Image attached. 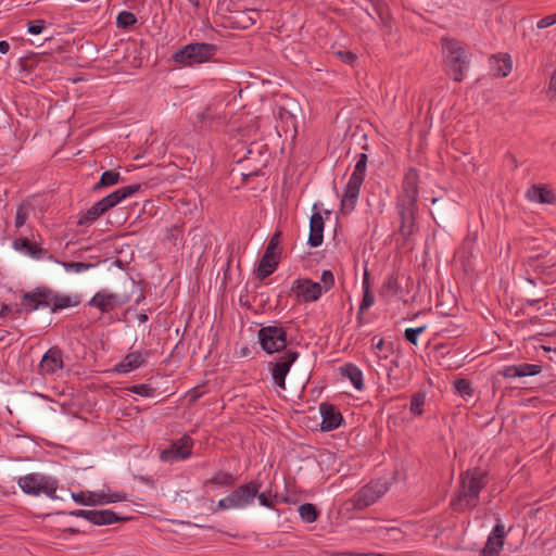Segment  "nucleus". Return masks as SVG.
Instances as JSON below:
<instances>
[{
  "label": "nucleus",
  "instance_id": "obj_1",
  "mask_svg": "<svg viewBox=\"0 0 556 556\" xmlns=\"http://www.w3.org/2000/svg\"><path fill=\"white\" fill-rule=\"evenodd\" d=\"M418 173L409 168L402 182L401 192L395 199V210L400 220L399 232L404 240L409 239L416 227Z\"/></svg>",
  "mask_w": 556,
  "mask_h": 556
},
{
  "label": "nucleus",
  "instance_id": "obj_2",
  "mask_svg": "<svg viewBox=\"0 0 556 556\" xmlns=\"http://www.w3.org/2000/svg\"><path fill=\"white\" fill-rule=\"evenodd\" d=\"M488 483V472L480 467L468 469L460 475L459 489L451 501L455 511H464L478 506L480 492Z\"/></svg>",
  "mask_w": 556,
  "mask_h": 556
},
{
  "label": "nucleus",
  "instance_id": "obj_3",
  "mask_svg": "<svg viewBox=\"0 0 556 556\" xmlns=\"http://www.w3.org/2000/svg\"><path fill=\"white\" fill-rule=\"evenodd\" d=\"M72 298L66 294H60L51 288L40 286L31 291L23 292L21 295V308L16 314L31 313L38 309L49 308L51 313L73 306Z\"/></svg>",
  "mask_w": 556,
  "mask_h": 556
},
{
  "label": "nucleus",
  "instance_id": "obj_4",
  "mask_svg": "<svg viewBox=\"0 0 556 556\" xmlns=\"http://www.w3.org/2000/svg\"><path fill=\"white\" fill-rule=\"evenodd\" d=\"M525 267L526 280L530 285H535V279L544 285L556 282V254L549 251L528 256Z\"/></svg>",
  "mask_w": 556,
  "mask_h": 556
},
{
  "label": "nucleus",
  "instance_id": "obj_5",
  "mask_svg": "<svg viewBox=\"0 0 556 556\" xmlns=\"http://www.w3.org/2000/svg\"><path fill=\"white\" fill-rule=\"evenodd\" d=\"M443 51L445 53L444 63L447 74L453 77L455 81L464 79V68L468 64V58L464 47L455 39H443Z\"/></svg>",
  "mask_w": 556,
  "mask_h": 556
},
{
  "label": "nucleus",
  "instance_id": "obj_6",
  "mask_svg": "<svg viewBox=\"0 0 556 556\" xmlns=\"http://www.w3.org/2000/svg\"><path fill=\"white\" fill-rule=\"evenodd\" d=\"M22 491L28 495L38 496L46 494L51 500H56L58 481L49 476L29 473L21 477L17 481Z\"/></svg>",
  "mask_w": 556,
  "mask_h": 556
},
{
  "label": "nucleus",
  "instance_id": "obj_7",
  "mask_svg": "<svg viewBox=\"0 0 556 556\" xmlns=\"http://www.w3.org/2000/svg\"><path fill=\"white\" fill-rule=\"evenodd\" d=\"M280 242L281 231L277 230L269 239L265 252L261 257L257 268L255 270V276L258 280H264L276 270L279 264V256L281 253V251L279 250Z\"/></svg>",
  "mask_w": 556,
  "mask_h": 556
},
{
  "label": "nucleus",
  "instance_id": "obj_8",
  "mask_svg": "<svg viewBox=\"0 0 556 556\" xmlns=\"http://www.w3.org/2000/svg\"><path fill=\"white\" fill-rule=\"evenodd\" d=\"M258 341L268 354L280 352L287 346V332L280 326H265L258 330Z\"/></svg>",
  "mask_w": 556,
  "mask_h": 556
},
{
  "label": "nucleus",
  "instance_id": "obj_9",
  "mask_svg": "<svg viewBox=\"0 0 556 556\" xmlns=\"http://www.w3.org/2000/svg\"><path fill=\"white\" fill-rule=\"evenodd\" d=\"M388 486L381 481H370L361 488L352 497L354 508L364 509L376 503L386 492Z\"/></svg>",
  "mask_w": 556,
  "mask_h": 556
},
{
  "label": "nucleus",
  "instance_id": "obj_10",
  "mask_svg": "<svg viewBox=\"0 0 556 556\" xmlns=\"http://www.w3.org/2000/svg\"><path fill=\"white\" fill-rule=\"evenodd\" d=\"M197 119L200 130H218L228 123V115L222 105H208Z\"/></svg>",
  "mask_w": 556,
  "mask_h": 556
},
{
  "label": "nucleus",
  "instance_id": "obj_11",
  "mask_svg": "<svg viewBox=\"0 0 556 556\" xmlns=\"http://www.w3.org/2000/svg\"><path fill=\"white\" fill-rule=\"evenodd\" d=\"M291 294L298 301L305 303L317 301L323 294V287L319 282H315L308 278H299L293 281L291 287Z\"/></svg>",
  "mask_w": 556,
  "mask_h": 556
},
{
  "label": "nucleus",
  "instance_id": "obj_12",
  "mask_svg": "<svg viewBox=\"0 0 556 556\" xmlns=\"http://www.w3.org/2000/svg\"><path fill=\"white\" fill-rule=\"evenodd\" d=\"M298 357L299 353L290 349L285 351V353L278 356L275 363H273L271 377L279 388L286 389V377Z\"/></svg>",
  "mask_w": 556,
  "mask_h": 556
},
{
  "label": "nucleus",
  "instance_id": "obj_13",
  "mask_svg": "<svg viewBox=\"0 0 556 556\" xmlns=\"http://www.w3.org/2000/svg\"><path fill=\"white\" fill-rule=\"evenodd\" d=\"M261 489V483L258 481L252 480L248 483L241 484L236 488L230 494L229 497L233 504L235 508H243L253 503L256 497L258 491Z\"/></svg>",
  "mask_w": 556,
  "mask_h": 556
},
{
  "label": "nucleus",
  "instance_id": "obj_14",
  "mask_svg": "<svg viewBox=\"0 0 556 556\" xmlns=\"http://www.w3.org/2000/svg\"><path fill=\"white\" fill-rule=\"evenodd\" d=\"M192 445L193 440L188 434H184L174 442L169 448L163 450L160 454V458L164 462L186 459L191 455Z\"/></svg>",
  "mask_w": 556,
  "mask_h": 556
},
{
  "label": "nucleus",
  "instance_id": "obj_15",
  "mask_svg": "<svg viewBox=\"0 0 556 556\" xmlns=\"http://www.w3.org/2000/svg\"><path fill=\"white\" fill-rule=\"evenodd\" d=\"M319 413L321 416L320 429L323 431L329 432L336 430L343 421L342 414L333 404L327 402L321 403L319 405Z\"/></svg>",
  "mask_w": 556,
  "mask_h": 556
},
{
  "label": "nucleus",
  "instance_id": "obj_16",
  "mask_svg": "<svg viewBox=\"0 0 556 556\" xmlns=\"http://www.w3.org/2000/svg\"><path fill=\"white\" fill-rule=\"evenodd\" d=\"M63 367V352L59 346L50 348L43 354L39 364V369L45 375H53Z\"/></svg>",
  "mask_w": 556,
  "mask_h": 556
},
{
  "label": "nucleus",
  "instance_id": "obj_17",
  "mask_svg": "<svg viewBox=\"0 0 556 556\" xmlns=\"http://www.w3.org/2000/svg\"><path fill=\"white\" fill-rule=\"evenodd\" d=\"M363 182L364 180L356 178V176L350 177L341 200L342 214H350L354 210Z\"/></svg>",
  "mask_w": 556,
  "mask_h": 556
},
{
  "label": "nucleus",
  "instance_id": "obj_18",
  "mask_svg": "<svg viewBox=\"0 0 556 556\" xmlns=\"http://www.w3.org/2000/svg\"><path fill=\"white\" fill-rule=\"evenodd\" d=\"M142 189L141 184H134L129 186H124L106 197L102 198L100 201L102 202L103 206L109 211L119 204L123 200H125L128 197L134 195L138 191Z\"/></svg>",
  "mask_w": 556,
  "mask_h": 556
},
{
  "label": "nucleus",
  "instance_id": "obj_19",
  "mask_svg": "<svg viewBox=\"0 0 556 556\" xmlns=\"http://www.w3.org/2000/svg\"><path fill=\"white\" fill-rule=\"evenodd\" d=\"M543 367L539 364L521 363L518 365L505 366L500 374L505 378H523L535 376L542 372Z\"/></svg>",
  "mask_w": 556,
  "mask_h": 556
},
{
  "label": "nucleus",
  "instance_id": "obj_20",
  "mask_svg": "<svg viewBox=\"0 0 556 556\" xmlns=\"http://www.w3.org/2000/svg\"><path fill=\"white\" fill-rule=\"evenodd\" d=\"M431 203L433 205V211L431 212V215L434 222L439 225L450 223L454 215L455 203L443 201L440 198H433L431 200Z\"/></svg>",
  "mask_w": 556,
  "mask_h": 556
},
{
  "label": "nucleus",
  "instance_id": "obj_21",
  "mask_svg": "<svg viewBox=\"0 0 556 556\" xmlns=\"http://www.w3.org/2000/svg\"><path fill=\"white\" fill-rule=\"evenodd\" d=\"M88 305L98 308L101 313H110L118 305V296L114 293L99 291L91 298Z\"/></svg>",
  "mask_w": 556,
  "mask_h": 556
},
{
  "label": "nucleus",
  "instance_id": "obj_22",
  "mask_svg": "<svg viewBox=\"0 0 556 556\" xmlns=\"http://www.w3.org/2000/svg\"><path fill=\"white\" fill-rule=\"evenodd\" d=\"M324 219L320 213L315 212L312 214L309 219V235L307 239V243L312 248H317L323 243V232H324Z\"/></svg>",
  "mask_w": 556,
  "mask_h": 556
},
{
  "label": "nucleus",
  "instance_id": "obj_23",
  "mask_svg": "<svg viewBox=\"0 0 556 556\" xmlns=\"http://www.w3.org/2000/svg\"><path fill=\"white\" fill-rule=\"evenodd\" d=\"M527 197L531 201H535L540 204H555L556 194L552 189L545 185H532L527 192Z\"/></svg>",
  "mask_w": 556,
  "mask_h": 556
},
{
  "label": "nucleus",
  "instance_id": "obj_24",
  "mask_svg": "<svg viewBox=\"0 0 556 556\" xmlns=\"http://www.w3.org/2000/svg\"><path fill=\"white\" fill-rule=\"evenodd\" d=\"M131 517H122L110 509L91 510L90 521L94 526H105L115 522H125L130 520Z\"/></svg>",
  "mask_w": 556,
  "mask_h": 556
},
{
  "label": "nucleus",
  "instance_id": "obj_25",
  "mask_svg": "<svg viewBox=\"0 0 556 556\" xmlns=\"http://www.w3.org/2000/svg\"><path fill=\"white\" fill-rule=\"evenodd\" d=\"M188 45L195 64L208 61L217 51L216 46L212 43L193 42Z\"/></svg>",
  "mask_w": 556,
  "mask_h": 556
},
{
  "label": "nucleus",
  "instance_id": "obj_26",
  "mask_svg": "<svg viewBox=\"0 0 556 556\" xmlns=\"http://www.w3.org/2000/svg\"><path fill=\"white\" fill-rule=\"evenodd\" d=\"M146 363V359L140 351L128 353L121 363L115 367L118 374H127L134 369L139 368Z\"/></svg>",
  "mask_w": 556,
  "mask_h": 556
},
{
  "label": "nucleus",
  "instance_id": "obj_27",
  "mask_svg": "<svg viewBox=\"0 0 556 556\" xmlns=\"http://www.w3.org/2000/svg\"><path fill=\"white\" fill-rule=\"evenodd\" d=\"M108 210L103 206L102 202L99 200L96 202L89 210L83 213L78 220L77 225L81 227H89L93 224L101 215L106 213Z\"/></svg>",
  "mask_w": 556,
  "mask_h": 556
},
{
  "label": "nucleus",
  "instance_id": "obj_28",
  "mask_svg": "<svg viewBox=\"0 0 556 556\" xmlns=\"http://www.w3.org/2000/svg\"><path fill=\"white\" fill-rule=\"evenodd\" d=\"M340 372L348 378L354 388L358 391L364 389V380L362 370L354 364L348 363L340 367Z\"/></svg>",
  "mask_w": 556,
  "mask_h": 556
},
{
  "label": "nucleus",
  "instance_id": "obj_29",
  "mask_svg": "<svg viewBox=\"0 0 556 556\" xmlns=\"http://www.w3.org/2000/svg\"><path fill=\"white\" fill-rule=\"evenodd\" d=\"M13 247L15 250L18 251H25L27 254H29L34 258H41L43 254L47 253L46 250H43L39 244L30 241L27 238H18L15 239L13 242Z\"/></svg>",
  "mask_w": 556,
  "mask_h": 556
},
{
  "label": "nucleus",
  "instance_id": "obj_30",
  "mask_svg": "<svg viewBox=\"0 0 556 556\" xmlns=\"http://www.w3.org/2000/svg\"><path fill=\"white\" fill-rule=\"evenodd\" d=\"M119 181H124V178L121 176L119 172L114 169L105 170L101 174L99 181L93 185L92 191L97 192L102 189L115 186Z\"/></svg>",
  "mask_w": 556,
  "mask_h": 556
},
{
  "label": "nucleus",
  "instance_id": "obj_31",
  "mask_svg": "<svg viewBox=\"0 0 556 556\" xmlns=\"http://www.w3.org/2000/svg\"><path fill=\"white\" fill-rule=\"evenodd\" d=\"M74 502L84 506H98L102 505L101 492L80 491L71 494Z\"/></svg>",
  "mask_w": 556,
  "mask_h": 556
},
{
  "label": "nucleus",
  "instance_id": "obj_32",
  "mask_svg": "<svg viewBox=\"0 0 556 556\" xmlns=\"http://www.w3.org/2000/svg\"><path fill=\"white\" fill-rule=\"evenodd\" d=\"M491 64L494 74L498 77H506L511 71V60L508 54H504L502 58L493 55Z\"/></svg>",
  "mask_w": 556,
  "mask_h": 556
},
{
  "label": "nucleus",
  "instance_id": "obj_33",
  "mask_svg": "<svg viewBox=\"0 0 556 556\" xmlns=\"http://www.w3.org/2000/svg\"><path fill=\"white\" fill-rule=\"evenodd\" d=\"M236 483V477L228 471L219 470L212 478L204 482V485L213 484L225 488H231Z\"/></svg>",
  "mask_w": 556,
  "mask_h": 556
},
{
  "label": "nucleus",
  "instance_id": "obj_34",
  "mask_svg": "<svg viewBox=\"0 0 556 556\" xmlns=\"http://www.w3.org/2000/svg\"><path fill=\"white\" fill-rule=\"evenodd\" d=\"M402 291V288L399 283V277L395 274L390 275L380 289V295L382 296H390V295H396Z\"/></svg>",
  "mask_w": 556,
  "mask_h": 556
},
{
  "label": "nucleus",
  "instance_id": "obj_35",
  "mask_svg": "<svg viewBox=\"0 0 556 556\" xmlns=\"http://www.w3.org/2000/svg\"><path fill=\"white\" fill-rule=\"evenodd\" d=\"M503 540L494 539V536L489 535L485 545L480 552V556H498L501 551L503 549Z\"/></svg>",
  "mask_w": 556,
  "mask_h": 556
},
{
  "label": "nucleus",
  "instance_id": "obj_36",
  "mask_svg": "<svg viewBox=\"0 0 556 556\" xmlns=\"http://www.w3.org/2000/svg\"><path fill=\"white\" fill-rule=\"evenodd\" d=\"M298 510L302 520L307 523L315 522L319 517V510L312 503H304L300 505Z\"/></svg>",
  "mask_w": 556,
  "mask_h": 556
},
{
  "label": "nucleus",
  "instance_id": "obj_37",
  "mask_svg": "<svg viewBox=\"0 0 556 556\" xmlns=\"http://www.w3.org/2000/svg\"><path fill=\"white\" fill-rule=\"evenodd\" d=\"M172 60L180 65H193L195 62H193L192 53L189 49V45L184 46L182 48L178 49L173 55Z\"/></svg>",
  "mask_w": 556,
  "mask_h": 556
},
{
  "label": "nucleus",
  "instance_id": "obj_38",
  "mask_svg": "<svg viewBox=\"0 0 556 556\" xmlns=\"http://www.w3.org/2000/svg\"><path fill=\"white\" fill-rule=\"evenodd\" d=\"M426 401V394L424 392H416L410 397L409 412L414 416H420L424 414V405Z\"/></svg>",
  "mask_w": 556,
  "mask_h": 556
},
{
  "label": "nucleus",
  "instance_id": "obj_39",
  "mask_svg": "<svg viewBox=\"0 0 556 556\" xmlns=\"http://www.w3.org/2000/svg\"><path fill=\"white\" fill-rule=\"evenodd\" d=\"M137 23L136 15L130 11H122L116 17V26L121 29H128Z\"/></svg>",
  "mask_w": 556,
  "mask_h": 556
},
{
  "label": "nucleus",
  "instance_id": "obj_40",
  "mask_svg": "<svg viewBox=\"0 0 556 556\" xmlns=\"http://www.w3.org/2000/svg\"><path fill=\"white\" fill-rule=\"evenodd\" d=\"M454 388L456 392L464 399H468L473 395V389L471 387V382L468 379H456L454 381Z\"/></svg>",
  "mask_w": 556,
  "mask_h": 556
},
{
  "label": "nucleus",
  "instance_id": "obj_41",
  "mask_svg": "<svg viewBox=\"0 0 556 556\" xmlns=\"http://www.w3.org/2000/svg\"><path fill=\"white\" fill-rule=\"evenodd\" d=\"M367 162H368V156L366 153L358 154V160L355 164V167H354V170H353L351 177L356 176V178L364 180L365 174H366Z\"/></svg>",
  "mask_w": 556,
  "mask_h": 556
},
{
  "label": "nucleus",
  "instance_id": "obj_42",
  "mask_svg": "<svg viewBox=\"0 0 556 556\" xmlns=\"http://www.w3.org/2000/svg\"><path fill=\"white\" fill-rule=\"evenodd\" d=\"M256 497L258 498V502L262 506H265L267 508H273L275 506L276 503H278L279 501H281L282 498L277 495V494H274L271 495L270 492L266 493V492H262V493H257Z\"/></svg>",
  "mask_w": 556,
  "mask_h": 556
},
{
  "label": "nucleus",
  "instance_id": "obj_43",
  "mask_svg": "<svg viewBox=\"0 0 556 556\" xmlns=\"http://www.w3.org/2000/svg\"><path fill=\"white\" fill-rule=\"evenodd\" d=\"M128 391L144 397H151L155 393V388L148 383L134 384L128 388Z\"/></svg>",
  "mask_w": 556,
  "mask_h": 556
},
{
  "label": "nucleus",
  "instance_id": "obj_44",
  "mask_svg": "<svg viewBox=\"0 0 556 556\" xmlns=\"http://www.w3.org/2000/svg\"><path fill=\"white\" fill-rule=\"evenodd\" d=\"M101 500L102 505L110 504V503H116L127 500V494L124 492H110L105 493L104 491H101Z\"/></svg>",
  "mask_w": 556,
  "mask_h": 556
},
{
  "label": "nucleus",
  "instance_id": "obj_45",
  "mask_svg": "<svg viewBox=\"0 0 556 556\" xmlns=\"http://www.w3.org/2000/svg\"><path fill=\"white\" fill-rule=\"evenodd\" d=\"M426 330V326H420L417 328H407L404 331V338L409 343L417 345L418 344V337L420 333H422Z\"/></svg>",
  "mask_w": 556,
  "mask_h": 556
},
{
  "label": "nucleus",
  "instance_id": "obj_46",
  "mask_svg": "<svg viewBox=\"0 0 556 556\" xmlns=\"http://www.w3.org/2000/svg\"><path fill=\"white\" fill-rule=\"evenodd\" d=\"M320 282L323 292H327L329 289H331L334 286V276L332 271L329 269L324 270L320 276Z\"/></svg>",
  "mask_w": 556,
  "mask_h": 556
},
{
  "label": "nucleus",
  "instance_id": "obj_47",
  "mask_svg": "<svg viewBox=\"0 0 556 556\" xmlns=\"http://www.w3.org/2000/svg\"><path fill=\"white\" fill-rule=\"evenodd\" d=\"M523 290H525V293L529 296V299H527V301H526V304L528 306H533V305H535L536 303H539V302H541L543 300V298L540 296L539 292H536L531 287L530 283H529V286H525Z\"/></svg>",
  "mask_w": 556,
  "mask_h": 556
},
{
  "label": "nucleus",
  "instance_id": "obj_48",
  "mask_svg": "<svg viewBox=\"0 0 556 556\" xmlns=\"http://www.w3.org/2000/svg\"><path fill=\"white\" fill-rule=\"evenodd\" d=\"M62 265L65 267V269L74 270L76 273L87 270L93 266V264H91V263H84V262H64V263H62Z\"/></svg>",
  "mask_w": 556,
  "mask_h": 556
},
{
  "label": "nucleus",
  "instance_id": "obj_49",
  "mask_svg": "<svg viewBox=\"0 0 556 556\" xmlns=\"http://www.w3.org/2000/svg\"><path fill=\"white\" fill-rule=\"evenodd\" d=\"M46 28V21L43 20H34L27 23V30L31 35H39Z\"/></svg>",
  "mask_w": 556,
  "mask_h": 556
},
{
  "label": "nucleus",
  "instance_id": "obj_50",
  "mask_svg": "<svg viewBox=\"0 0 556 556\" xmlns=\"http://www.w3.org/2000/svg\"><path fill=\"white\" fill-rule=\"evenodd\" d=\"M267 152V144L266 143H263V142H252L248 149V152H247V159H252V155L254 153H258L260 155L264 154Z\"/></svg>",
  "mask_w": 556,
  "mask_h": 556
},
{
  "label": "nucleus",
  "instance_id": "obj_51",
  "mask_svg": "<svg viewBox=\"0 0 556 556\" xmlns=\"http://www.w3.org/2000/svg\"><path fill=\"white\" fill-rule=\"evenodd\" d=\"M375 302V296L371 293L370 290H364L363 299L359 304V311L361 313H364L366 309H368Z\"/></svg>",
  "mask_w": 556,
  "mask_h": 556
},
{
  "label": "nucleus",
  "instance_id": "obj_52",
  "mask_svg": "<svg viewBox=\"0 0 556 556\" xmlns=\"http://www.w3.org/2000/svg\"><path fill=\"white\" fill-rule=\"evenodd\" d=\"M27 218H28L27 208L24 205H20L16 210L15 227L21 228L22 226H24Z\"/></svg>",
  "mask_w": 556,
  "mask_h": 556
},
{
  "label": "nucleus",
  "instance_id": "obj_53",
  "mask_svg": "<svg viewBox=\"0 0 556 556\" xmlns=\"http://www.w3.org/2000/svg\"><path fill=\"white\" fill-rule=\"evenodd\" d=\"M238 17L239 20L235 22L238 28L247 29L255 23L245 12H241Z\"/></svg>",
  "mask_w": 556,
  "mask_h": 556
},
{
  "label": "nucleus",
  "instance_id": "obj_54",
  "mask_svg": "<svg viewBox=\"0 0 556 556\" xmlns=\"http://www.w3.org/2000/svg\"><path fill=\"white\" fill-rule=\"evenodd\" d=\"M337 55L345 64H353L356 60V55L351 51H338Z\"/></svg>",
  "mask_w": 556,
  "mask_h": 556
},
{
  "label": "nucleus",
  "instance_id": "obj_55",
  "mask_svg": "<svg viewBox=\"0 0 556 556\" xmlns=\"http://www.w3.org/2000/svg\"><path fill=\"white\" fill-rule=\"evenodd\" d=\"M505 534H506V532H505L504 525L501 523V521L498 520V522L495 525V527L493 528L490 535L494 536V539H501L504 541Z\"/></svg>",
  "mask_w": 556,
  "mask_h": 556
},
{
  "label": "nucleus",
  "instance_id": "obj_56",
  "mask_svg": "<svg viewBox=\"0 0 556 556\" xmlns=\"http://www.w3.org/2000/svg\"><path fill=\"white\" fill-rule=\"evenodd\" d=\"M312 369L308 364L304 365L299 374V381L305 384L311 378Z\"/></svg>",
  "mask_w": 556,
  "mask_h": 556
},
{
  "label": "nucleus",
  "instance_id": "obj_57",
  "mask_svg": "<svg viewBox=\"0 0 556 556\" xmlns=\"http://www.w3.org/2000/svg\"><path fill=\"white\" fill-rule=\"evenodd\" d=\"M556 24V18L553 15H547L538 22V28L543 29Z\"/></svg>",
  "mask_w": 556,
  "mask_h": 556
},
{
  "label": "nucleus",
  "instance_id": "obj_58",
  "mask_svg": "<svg viewBox=\"0 0 556 556\" xmlns=\"http://www.w3.org/2000/svg\"><path fill=\"white\" fill-rule=\"evenodd\" d=\"M70 516H74L77 518H84L88 521H90L91 510H85V509H75L67 513Z\"/></svg>",
  "mask_w": 556,
  "mask_h": 556
},
{
  "label": "nucleus",
  "instance_id": "obj_59",
  "mask_svg": "<svg viewBox=\"0 0 556 556\" xmlns=\"http://www.w3.org/2000/svg\"><path fill=\"white\" fill-rule=\"evenodd\" d=\"M230 508H235V507H233V504H232L229 495H227L226 497L218 501L216 509L226 510V509H230Z\"/></svg>",
  "mask_w": 556,
  "mask_h": 556
},
{
  "label": "nucleus",
  "instance_id": "obj_60",
  "mask_svg": "<svg viewBox=\"0 0 556 556\" xmlns=\"http://www.w3.org/2000/svg\"><path fill=\"white\" fill-rule=\"evenodd\" d=\"M331 556H370V553H357V552H336Z\"/></svg>",
  "mask_w": 556,
  "mask_h": 556
},
{
  "label": "nucleus",
  "instance_id": "obj_61",
  "mask_svg": "<svg viewBox=\"0 0 556 556\" xmlns=\"http://www.w3.org/2000/svg\"><path fill=\"white\" fill-rule=\"evenodd\" d=\"M371 342H372V346L377 350H381L384 345V340L383 338H378V337H374L371 339Z\"/></svg>",
  "mask_w": 556,
  "mask_h": 556
},
{
  "label": "nucleus",
  "instance_id": "obj_62",
  "mask_svg": "<svg viewBox=\"0 0 556 556\" xmlns=\"http://www.w3.org/2000/svg\"><path fill=\"white\" fill-rule=\"evenodd\" d=\"M201 396V392L199 391V387L192 389L189 393V401L195 402Z\"/></svg>",
  "mask_w": 556,
  "mask_h": 556
},
{
  "label": "nucleus",
  "instance_id": "obj_63",
  "mask_svg": "<svg viewBox=\"0 0 556 556\" xmlns=\"http://www.w3.org/2000/svg\"><path fill=\"white\" fill-rule=\"evenodd\" d=\"M11 312V307L7 304L0 303V317L7 316Z\"/></svg>",
  "mask_w": 556,
  "mask_h": 556
},
{
  "label": "nucleus",
  "instance_id": "obj_64",
  "mask_svg": "<svg viewBox=\"0 0 556 556\" xmlns=\"http://www.w3.org/2000/svg\"><path fill=\"white\" fill-rule=\"evenodd\" d=\"M549 89L551 91L555 92L556 96V71L553 73V76L551 78Z\"/></svg>",
  "mask_w": 556,
  "mask_h": 556
}]
</instances>
